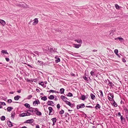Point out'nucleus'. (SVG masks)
Listing matches in <instances>:
<instances>
[{
  "mask_svg": "<svg viewBox=\"0 0 128 128\" xmlns=\"http://www.w3.org/2000/svg\"><path fill=\"white\" fill-rule=\"evenodd\" d=\"M125 114L126 120L128 122V114H127V113Z\"/></svg>",
  "mask_w": 128,
  "mask_h": 128,
  "instance_id": "nucleus-46",
  "label": "nucleus"
},
{
  "mask_svg": "<svg viewBox=\"0 0 128 128\" xmlns=\"http://www.w3.org/2000/svg\"><path fill=\"white\" fill-rule=\"evenodd\" d=\"M90 97L93 100H94L96 98L95 96L93 94L91 93L90 94Z\"/></svg>",
  "mask_w": 128,
  "mask_h": 128,
  "instance_id": "nucleus-20",
  "label": "nucleus"
},
{
  "mask_svg": "<svg viewBox=\"0 0 128 128\" xmlns=\"http://www.w3.org/2000/svg\"><path fill=\"white\" fill-rule=\"evenodd\" d=\"M13 109V108L12 107L8 106L7 108V111L8 112H10Z\"/></svg>",
  "mask_w": 128,
  "mask_h": 128,
  "instance_id": "nucleus-16",
  "label": "nucleus"
},
{
  "mask_svg": "<svg viewBox=\"0 0 128 128\" xmlns=\"http://www.w3.org/2000/svg\"><path fill=\"white\" fill-rule=\"evenodd\" d=\"M67 104L69 105L71 104L70 102H69L67 101V100H66V102H65Z\"/></svg>",
  "mask_w": 128,
  "mask_h": 128,
  "instance_id": "nucleus-48",
  "label": "nucleus"
},
{
  "mask_svg": "<svg viewBox=\"0 0 128 128\" xmlns=\"http://www.w3.org/2000/svg\"><path fill=\"white\" fill-rule=\"evenodd\" d=\"M34 52L36 54H38L39 53H38V52L37 51H34Z\"/></svg>",
  "mask_w": 128,
  "mask_h": 128,
  "instance_id": "nucleus-61",
  "label": "nucleus"
},
{
  "mask_svg": "<svg viewBox=\"0 0 128 128\" xmlns=\"http://www.w3.org/2000/svg\"><path fill=\"white\" fill-rule=\"evenodd\" d=\"M114 40H119L120 42H124V40L123 38H122L118 37L117 38H114Z\"/></svg>",
  "mask_w": 128,
  "mask_h": 128,
  "instance_id": "nucleus-5",
  "label": "nucleus"
},
{
  "mask_svg": "<svg viewBox=\"0 0 128 128\" xmlns=\"http://www.w3.org/2000/svg\"><path fill=\"white\" fill-rule=\"evenodd\" d=\"M11 117L12 118H13L14 119V116L15 115V113L14 112H12L11 114Z\"/></svg>",
  "mask_w": 128,
  "mask_h": 128,
  "instance_id": "nucleus-24",
  "label": "nucleus"
},
{
  "mask_svg": "<svg viewBox=\"0 0 128 128\" xmlns=\"http://www.w3.org/2000/svg\"><path fill=\"white\" fill-rule=\"evenodd\" d=\"M86 107L90 108H93V107L90 106H86Z\"/></svg>",
  "mask_w": 128,
  "mask_h": 128,
  "instance_id": "nucleus-60",
  "label": "nucleus"
},
{
  "mask_svg": "<svg viewBox=\"0 0 128 128\" xmlns=\"http://www.w3.org/2000/svg\"><path fill=\"white\" fill-rule=\"evenodd\" d=\"M16 6L20 8H28V6L25 3H20V4H17Z\"/></svg>",
  "mask_w": 128,
  "mask_h": 128,
  "instance_id": "nucleus-1",
  "label": "nucleus"
},
{
  "mask_svg": "<svg viewBox=\"0 0 128 128\" xmlns=\"http://www.w3.org/2000/svg\"><path fill=\"white\" fill-rule=\"evenodd\" d=\"M48 105L51 106H54V104L53 101L50 100H48L47 103Z\"/></svg>",
  "mask_w": 128,
  "mask_h": 128,
  "instance_id": "nucleus-4",
  "label": "nucleus"
},
{
  "mask_svg": "<svg viewBox=\"0 0 128 128\" xmlns=\"http://www.w3.org/2000/svg\"><path fill=\"white\" fill-rule=\"evenodd\" d=\"M71 54L72 55V56H75V57H79L80 58H81L82 57V56L81 55H76L75 54Z\"/></svg>",
  "mask_w": 128,
  "mask_h": 128,
  "instance_id": "nucleus-39",
  "label": "nucleus"
},
{
  "mask_svg": "<svg viewBox=\"0 0 128 128\" xmlns=\"http://www.w3.org/2000/svg\"><path fill=\"white\" fill-rule=\"evenodd\" d=\"M21 98V96L19 95H17L14 97V99L15 100H17Z\"/></svg>",
  "mask_w": 128,
  "mask_h": 128,
  "instance_id": "nucleus-15",
  "label": "nucleus"
},
{
  "mask_svg": "<svg viewBox=\"0 0 128 128\" xmlns=\"http://www.w3.org/2000/svg\"><path fill=\"white\" fill-rule=\"evenodd\" d=\"M28 111H27V112H26V113H27V116H30V115L32 114H31V113L28 112Z\"/></svg>",
  "mask_w": 128,
  "mask_h": 128,
  "instance_id": "nucleus-56",
  "label": "nucleus"
},
{
  "mask_svg": "<svg viewBox=\"0 0 128 128\" xmlns=\"http://www.w3.org/2000/svg\"><path fill=\"white\" fill-rule=\"evenodd\" d=\"M48 91H49L50 92H56V91L55 90H49V91H47L48 92Z\"/></svg>",
  "mask_w": 128,
  "mask_h": 128,
  "instance_id": "nucleus-51",
  "label": "nucleus"
},
{
  "mask_svg": "<svg viewBox=\"0 0 128 128\" xmlns=\"http://www.w3.org/2000/svg\"><path fill=\"white\" fill-rule=\"evenodd\" d=\"M100 108V106L98 104H97L96 106L95 107V108L96 110H98V109H99Z\"/></svg>",
  "mask_w": 128,
  "mask_h": 128,
  "instance_id": "nucleus-19",
  "label": "nucleus"
},
{
  "mask_svg": "<svg viewBox=\"0 0 128 128\" xmlns=\"http://www.w3.org/2000/svg\"><path fill=\"white\" fill-rule=\"evenodd\" d=\"M12 102V100L11 99H8L7 101V102L9 104L11 103Z\"/></svg>",
  "mask_w": 128,
  "mask_h": 128,
  "instance_id": "nucleus-43",
  "label": "nucleus"
},
{
  "mask_svg": "<svg viewBox=\"0 0 128 128\" xmlns=\"http://www.w3.org/2000/svg\"><path fill=\"white\" fill-rule=\"evenodd\" d=\"M80 105L81 108H84L85 107L84 104H80Z\"/></svg>",
  "mask_w": 128,
  "mask_h": 128,
  "instance_id": "nucleus-31",
  "label": "nucleus"
},
{
  "mask_svg": "<svg viewBox=\"0 0 128 128\" xmlns=\"http://www.w3.org/2000/svg\"><path fill=\"white\" fill-rule=\"evenodd\" d=\"M2 54H8L7 52V50H2L1 51Z\"/></svg>",
  "mask_w": 128,
  "mask_h": 128,
  "instance_id": "nucleus-18",
  "label": "nucleus"
},
{
  "mask_svg": "<svg viewBox=\"0 0 128 128\" xmlns=\"http://www.w3.org/2000/svg\"><path fill=\"white\" fill-rule=\"evenodd\" d=\"M114 52L116 54H118V50L117 49H115L114 50Z\"/></svg>",
  "mask_w": 128,
  "mask_h": 128,
  "instance_id": "nucleus-50",
  "label": "nucleus"
},
{
  "mask_svg": "<svg viewBox=\"0 0 128 128\" xmlns=\"http://www.w3.org/2000/svg\"><path fill=\"white\" fill-rule=\"evenodd\" d=\"M108 100H110V101H113V100H114L113 98H111V97H110L109 96V95H108Z\"/></svg>",
  "mask_w": 128,
  "mask_h": 128,
  "instance_id": "nucleus-40",
  "label": "nucleus"
},
{
  "mask_svg": "<svg viewBox=\"0 0 128 128\" xmlns=\"http://www.w3.org/2000/svg\"><path fill=\"white\" fill-rule=\"evenodd\" d=\"M34 22L32 23L33 25H35L37 24L38 22V20L37 18H35L34 20Z\"/></svg>",
  "mask_w": 128,
  "mask_h": 128,
  "instance_id": "nucleus-9",
  "label": "nucleus"
},
{
  "mask_svg": "<svg viewBox=\"0 0 128 128\" xmlns=\"http://www.w3.org/2000/svg\"><path fill=\"white\" fill-rule=\"evenodd\" d=\"M5 59L6 61L8 62L10 61V59L8 58H6Z\"/></svg>",
  "mask_w": 128,
  "mask_h": 128,
  "instance_id": "nucleus-57",
  "label": "nucleus"
},
{
  "mask_svg": "<svg viewBox=\"0 0 128 128\" xmlns=\"http://www.w3.org/2000/svg\"><path fill=\"white\" fill-rule=\"evenodd\" d=\"M44 82H40L39 83V84L41 85L44 88H45L46 87V86L44 84Z\"/></svg>",
  "mask_w": 128,
  "mask_h": 128,
  "instance_id": "nucleus-23",
  "label": "nucleus"
},
{
  "mask_svg": "<svg viewBox=\"0 0 128 128\" xmlns=\"http://www.w3.org/2000/svg\"><path fill=\"white\" fill-rule=\"evenodd\" d=\"M118 116H121V113L120 112H118Z\"/></svg>",
  "mask_w": 128,
  "mask_h": 128,
  "instance_id": "nucleus-63",
  "label": "nucleus"
},
{
  "mask_svg": "<svg viewBox=\"0 0 128 128\" xmlns=\"http://www.w3.org/2000/svg\"><path fill=\"white\" fill-rule=\"evenodd\" d=\"M36 128H40L39 125L38 124H37L36 126Z\"/></svg>",
  "mask_w": 128,
  "mask_h": 128,
  "instance_id": "nucleus-64",
  "label": "nucleus"
},
{
  "mask_svg": "<svg viewBox=\"0 0 128 128\" xmlns=\"http://www.w3.org/2000/svg\"><path fill=\"white\" fill-rule=\"evenodd\" d=\"M27 114L26 113L23 112L19 115V116L20 117H24L25 116H27Z\"/></svg>",
  "mask_w": 128,
  "mask_h": 128,
  "instance_id": "nucleus-14",
  "label": "nucleus"
},
{
  "mask_svg": "<svg viewBox=\"0 0 128 128\" xmlns=\"http://www.w3.org/2000/svg\"><path fill=\"white\" fill-rule=\"evenodd\" d=\"M77 109H78L80 108H81L80 107V104H78L77 105Z\"/></svg>",
  "mask_w": 128,
  "mask_h": 128,
  "instance_id": "nucleus-55",
  "label": "nucleus"
},
{
  "mask_svg": "<svg viewBox=\"0 0 128 128\" xmlns=\"http://www.w3.org/2000/svg\"><path fill=\"white\" fill-rule=\"evenodd\" d=\"M61 98L62 100L64 102H66V100H68V98L65 96L62 95L61 96Z\"/></svg>",
  "mask_w": 128,
  "mask_h": 128,
  "instance_id": "nucleus-12",
  "label": "nucleus"
},
{
  "mask_svg": "<svg viewBox=\"0 0 128 128\" xmlns=\"http://www.w3.org/2000/svg\"><path fill=\"white\" fill-rule=\"evenodd\" d=\"M5 119V117L4 116H2L0 117V119L2 120H4Z\"/></svg>",
  "mask_w": 128,
  "mask_h": 128,
  "instance_id": "nucleus-33",
  "label": "nucleus"
},
{
  "mask_svg": "<svg viewBox=\"0 0 128 128\" xmlns=\"http://www.w3.org/2000/svg\"><path fill=\"white\" fill-rule=\"evenodd\" d=\"M48 109L50 112H52V111H54L52 108L51 107H49L48 108Z\"/></svg>",
  "mask_w": 128,
  "mask_h": 128,
  "instance_id": "nucleus-30",
  "label": "nucleus"
},
{
  "mask_svg": "<svg viewBox=\"0 0 128 128\" xmlns=\"http://www.w3.org/2000/svg\"><path fill=\"white\" fill-rule=\"evenodd\" d=\"M7 124L8 126L10 128L12 127L13 126L12 122L10 121H8V120L7 121Z\"/></svg>",
  "mask_w": 128,
  "mask_h": 128,
  "instance_id": "nucleus-8",
  "label": "nucleus"
},
{
  "mask_svg": "<svg viewBox=\"0 0 128 128\" xmlns=\"http://www.w3.org/2000/svg\"><path fill=\"white\" fill-rule=\"evenodd\" d=\"M47 99V98L46 96H44L42 97L41 98V99L44 101L46 100Z\"/></svg>",
  "mask_w": 128,
  "mask_h": 128,
  "instance_id": "nucleus-26",
  "label": "nucleus"
},
{
  "mask_svg": "<svg viewBox=\"0 0 128 128\" xmlns=\"http://www.w3.org/2000/svg\"><path fill=\"white\" fill-rule=\"evenodd\" d=\"M115 6L116 8L117 9H118L120 8V6L116 4H115Z\"/></svg>",
  "mask_w": 128,
  "mask_h": 128,
  "instance_id": "nucleus-44",
  "label": "nucleus"
},
{
  "mask_svg": "<svg viewBox=\"0 0 128 128\" xmlns=\"http://www.w3.org/2000/svg\"><path fill=\"white\" fill-rule=\"evenodd\" d=\"M33 110V112L32 114V115H34L35 114H36V110Z\"/></svg>",
  "mask_w": 128,
  "mask_h": 128,
  "instance_id": "nucleus-45",
  "label": "nucleus"
},
{
  "mask_svg": "<svg viewBox=\"0 0 128 128\" xmlns=\"http://www.w3.org/2000/svg\"><path fill=\"white\" fill-rule=\"evenodd\" d=\"M121 121L122 123L124 124L126 120L122 116H121L120 117Z\"/></svg>",
  "mask_w": 128,
  "mask_h": 128,
  "instance_id": "nucleus-7",
  "label": "nucleus"
},
{
  "mask_svg": "<svg viewBox=\"0 0 128 128\" xmlns=\"http://www.w3.org/2000/svg\"><path fill=\"white\" fill-rule=\"evenodd\" d=\"M65 115L66 117H67V116H69V114L65 112Z\"/></svg>",
  "mask_w": 128,
  "mask_h": 128,
  "instance_id": "nucleus-59",
  "label": "nucleus"
},
{
  "mask_svg": "<svg viewBox=\"0 0 128 128\" xmlns=\"http://www.w3.org/2000/svg\"><path fill=\"white\" fill-rule=\"evenodd\" d=\"M74 104H70L69 105V106L70 107L72 108H73L74 106Z\"/></svg>",
  "mask_w": 128,
  "mask_h": 128,
  "instance_id": "nucleus-52",
  "label": "nucleus"
},
{
  "mask_svg": "<svg viewBox=\"0 0 128 128\" xmlns=\"http://www.w3.org/2000/svg\"><path fill=\"white\" fill-rule=\"evenodd\" d=\"M65 90L63 88H61L60 90V92L61 94H63L64 93Z\"/></svg>",
  "mask_w": 128,
  "mask_h": 128,
  "instance_id": "nucleus-21",
  "label": "nucleus"
},
{
  "mask_svg": "<svg viewBox=\"0 0 128 128\" xmlns=\"http://www.w3.org/2000/svg\"><path fill=\"white\" fill-rule=\"evenodd\" d=\"M74 41L80 44H81L82 43V41L81 40V39H76L74 40Z\"/></svg>",
  "mask_w": 128,
  "mask_h": 128,
  "instance_id": "nucleus-13",
  "label": "nucleus"
},
{
  "mask_svg": "<svg viewBox=\"0 0 128 128\" xmlns=\"http://www.w3.org/2000/svg\"><path fill=\"white\" fill-rule=\"evenodd\" d=\"M108 95H110V96H111L112 98H114V95L113 93H109Z\"/></svg>",
  "mask_w": 128,
  "mask_h": 128,
  "instance_id": "nucleus-37",
  "label": "nucleus"
},
{
  "mask_svg": "<svg viewBox=\"0 0 128 128\" xmlns=\"http://www.w3.org/2000/svg\"><path fill=\"white\" fill-rule=\"evenodd\" d=\"M52 121L53 122L56 123L57 121V119L56 118H53L51 119Z\"/></svg>",
  "mask_w": 128,
  "mask_h": 128,
  "instance_id": "nucleus-29",
  "label": "nucleus"
},
{
  "mask_svg": "<svg viewBox=\"0 0 128 128\" xmlns=\"http://www.w3.org/2000/svg\"><path fill=\"white\" fill-rule=\"evenodd\" d=\"M64 110H62L61 111H60L59 112V114H62L64 113Z\"/></svg>",
  "mask_w": 128,
  "mask_h": 128,
  "instance_id": "nucleus-41",
  "label": "nucleus"
},
{
  "mask_svg": "<svg viewBox=\"0 0 128 128\" xmlns=\"http://www.w3.org/2000/svg\"><path fill=\"white\" fill-rule=\"evenodd\" d=\"M0 105H2L3 106H6V104L4 102H0Z\"/></svg>",
  "mask_w": 128,
  "mask_h": 128,
  "instance_id": "nucleus-53",
  "label": "nucleus"
},
{
  "mask_svg": "<svg viewBox=\"0 0 128 128\" xmlns=\"http://www.w3.org/2000/svg\"><path fill=\"white\" fill-rule=\"evenodd\" d=\"M113 101L114 102L113 103V104L114 106L115 107H117L118 106L117 103L115 102L114 100H113Z\"/></svg>",
  "mask_w": 128,
  "mask_h": 128,
  "instance_id": "nucleus-32",
  "label": "nucleus"
},
{
  "mask_svg": "<svg viewBox=\"0 0 128 128\" xmlns=\"http://www.w3.org/2000/svg\"><path fill=\"white\" fill-rule=\"evenodd\" d=\"M24 105L27 108H29L30 107V105L28 103H26L24 104Z\"/></svg>",
  "mask_w": 128,
  "mask_h": 128,
  "instance_id": "nucleus-28",
  "label": "nucleus"
},
{
  "mask_svg": "<svg viewBox=\"0 0 128 128\" xmlns=\"http://www.w3.org/2000/svg\"><path fill=\"white\" fill-rule=\"evenodd\" d=\"M96 71V69H94L90 72V74L92 76H94L96 75L95 72Z\"/></svg>",
  "mask_w": 128,
  "mask_h": 128,
  "instance_id": "nucleus-6",
  "label": "nucleus"
},
{
  "mask_svg": "<svg viewBox=\"0 0 128 128\" xmlns=\"http://www.w3.org/2000/svg\"><path fill=\"white\" fill-rule=\"evenodd\" d=\"M36 104H38V103L37 102V100H36L33 102V105L34 106H35Z\"/></svg>",
  "mask_w": 128,
  "mask_h": 128,
  "instance_id": "nucleus-34",
  "label": "nucleus"
},
{
  "mask_svg": "<svg viewBox=\"0 0 128 128\" xmlns=\"http://www.w3.org/2000/svg\"><path fill=\"white\" fill-rule=\"evenodd\" d=\"M122 60L123 62H126V60L124 59V58H122Z\"/></svg>",
  "mask_w": 128,
  "mask_h": 128,
  "instance_id": "nucleus-54",
  "label": "nucleus"
},
{
  "mask_svg": "<svg viewBox=\"0 0 128 128\" xmlns=\"http://www.w3.org/2000/svg\"><path fill=\"white\" fill-rule=\"evenodd\" d=\"M123 108H124V110L125 111V112H126V114H128V110L127 109V108H126L125 106H124H124H123Z\"/></svg>",
  "mask_w": 128,
  "mask_h": 128,
  "instance_id": "nucleus-25",
  "label": "nucleus"
},
{
  "mask_svg": "<svg viewBox=\"0 0 128 128\" xmlns=\"http://www.w3.org/2000/svg\"><path fill=\"white\" fill-rule=\"evenodd\" d=\"M60 61V59L59 58L56 59L55 60V62L56 63H58Z\"/></svg>",
  "mask_w": 128,
  "mask_h": 128,
  "instance_id": "nucleus-36",
  "label": "nucleus"
},
{
  "mask_svg": "<svg viewBox=\"0 0 128 128\" xmlns=\"http://www.w3.org/2000/svg\"><path fill=\"white\" fill-rule=\"evenodd\" d=\"M86 99V96L84 95H83L81 96V99L82 100H84Z\"/></svg>",
  "mask_w": 128,
  "mask_h": 128,
  "instance_id": "nucleus-27",
  "label": "nucleus"
},
{
  "mask_svg": "<svg viewBox=\"0 0 128 128\" xmlns=\"http://www.w3.org/2000/svg\"><path fill=\"white\" fill-rule=\"evenodd\" d=\"M99 92L100 93V98H102V97H103V94L102 92V91L101 90H99Z\"/></svg>",
  "mask_w": 128,
  "mask_h": 128,
  "instance_id": "nucleus-35",
  "label": "nucleus"
},
{
  "mask_svg": "<svg viewBox=\"0 0 128 128\" xmlns=\"http://www.w3.org/2000/svg\"><path fill=\"white\" fill-rule=\"evenodd\" d=\"M74 47L76 48H78L80 47L81 45V44H73Z\"/></svg>",
  "mask_w": 128,
  "mask_h": 128,
  "instance_id": "nucleus-10",
  "label": "nucleus"
},
{
  "mask_svg": "<svg viewBox=\"0 0 128 128\" xmlns=\"http://www.w3.org/2000/svg\"><path fill=\"white\" fill-rule=\"evenodd\" d=\"M110 86H111L112 87H113V86H114V84L112 83V82H111L109 84H108Z\"/></svg>",
  "mask_w": 128,
  "mask_h": 128,
  "instance_id": "nucleus-42",
  "label": "nucleus"
},
{
  "mask_svg": "<svg viewBox=\"0 0 128 128\" xmlns=\"http://www.w3.org/2000/svg\"><path fill=\"white\" fill-rule=\"evenodd\" d=\"M6 23L4 21V20L0 19V24L4 26L6 24Z\"/></svg>",
  "mask_w": 128,
  "mask_h": 128,
  "instance_id": "nucleus-17",
  "label": "nucleus"
},
{
  "mask_svg": "<svg viewBox=\"0 0 128 128\" xmlns=\"http://www.w3.org/2000/svg\"><path fill=\"white\" fill-rule=\"evenodd\" d=\"M34 110H36V114L38 116H41L42 115V113L39 111L38 109L37 108H34Z\"/></svg>",
  "mask_w": 128,
  "mask_h": 128,
  "instance_id": "nucleus-3",
  "label": "nucleus"
},
{
  "mask_svg": "<svg viewBox=\"0 0 128 128\" xmlns=\"http://www.w3.org/2000/svg\"><path fill=\"white\" fill-rule=\"evenodd\" d=\"M37 63L38 65L40 66H42L43 65H45V63L39 60L38 61Z\"/></svg>",
  "mask_w": 128,
  "mask_h": 128,
  "instance_id": "nucleus-11",
  "label": "nucleus"
},
{
  "mask_svg": "<svg viewBox=\"0 0 128 128\" xmlns=\"http://www.w3.org/2000/svg\"><path fill=\"white\" fill-rule=\"evenodd\" d=\"M82 78L84 79L85 80H86V81H88V80L87 79V77H86V76H83Z\"/></svg>",
  "mask_w": 128,
  "mask_h": 128,
  "instance_id": "nucleus-49",
  "label": "nucleus"
},
{
  "mask_svg": "<svg viewBox=\"0 0 128 128\" xmlns=\"http://www.w3.org/2000/svg\"><path fill=\"white\" fill-rule=\"evenodd\" d=\"M67 96L70 97H72L73 96V94L72 93L69 92L68 93Z\"/></svg>",
  "mask_w": 128,
  "mask_h": 128,
  "instance_id": "nucleus-38",
  "label": "nucleus"
},
{
  "mask_svg": "<svg viewBox=\"0 0 128 128\" xmlns=\"http://www.w3.org/2000/svg\"><path fill=\"white\" fill-rule=\"evenodd\" d=\"M57 108L58 109H59L60 108V106L59 104H58L57 105Z\"/></svg>",
  "mask_w": 128,
  "mask_h": 128,
  "instance_id": "nucleus-58",
  "label": "nucleus"
},
{
  "mask_svg": "<svg viewBox=\"0 0 128 128\" xmlns=\"http://www.w3.org/2000/svg\"><path fill=\"white\" fill-rule=\"evenodd\" d=\"M48 98L50 100H53L54 98V96L53 95H50V96L48 97Z\"/></svg>",
  "mask_w": 128,
  "mask_h": 128,
  "instance_id": "nucleus-22",
  "label": "nucleus"
},
{
  "mask_svg": "<svg viewBox=\"0 0 128 128\" xmlns=\"http://www.w3.org/2000/svg\"><path fill=\"white\" fill-rule=\"evenodd\" d=\"M32 97V96L31 95H30L28 96L27 98L28 99H30Z\"/></svg>",
  "mask_w": 128,
  "mask_h": 128,
  "instance_id": "nucleus-47",
  "label": "nucleus"
},
{
  "mask_svg": "<svg viewBox=\"0 0 128 128\" xmlns=\"http://www.w3.org/2000/svg\"><path fill=\"white\" fill-rule=\"evenodd\" d=\"M34 121V120L32 118L30 119H29L25 121L24 123H32Z\"/></svg>",
  "mask_w": 128,
  "mask_h": 128,
  "instance_id": "nucleus-2",
  "label": "nucleus"
},
{
  "mask_svg": "<svg viewBox=\"0 0 128 128\" xmlns=\"http://www.w3.org/2000/svg\"><path fill=\"white\" fill-rule=\"evenodd\" d=\"M27 65L28 66H29V67H30V68H33V66H32L30 65V64H27Z\"/></svg>",
  "mask_w": 128,
  "mask_h": 128,
  "instance_id": "nucleus-62",
  "label": "nucleus"
}]
</instances>
